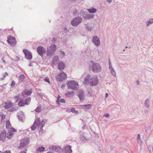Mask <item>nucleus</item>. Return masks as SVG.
<instances>
[{"label": "nucleus", "mask_w": 153, "mask_h": 153, "mask_svg": "<svg viewBox=\"0 0 153 153\" xmlns=\"http://www.w3.org/2000/svg\"><path fill=\"white\" fill-rule=\"evenodd\" d=\"M56 78L57 81L62 82L66 79L67 75L63 71H61L56 76Z\"/></svg>", "instance_id": "obj_5"}, {"label": "nucleus", "mask_w": 153, "mask_h": 153, "mask_svg": "<svg viewBox=\"0 0 153 153\" xmlns=\"http://www.w3.org/2000/svg\"><path fill=\"white\" fill-rule=\"evenodd\" d=\"M107 1L109 3H110L112 1V0H107Z\"/></svg>", "instance_id": "obj_55"}, {"label": "nucleus", "mask_w": 153, "mask_h": 153, "mask_svg": "<svg viewBox=\"0 0 153 153\" xmlns=\"http://www.w3.org/2000/svg\"><path fill=\"white\" fill-rule=\"evenodd\" d=\"M29 66H31V63H30V64L29 65Z\"/></svg>", "instance_id": "obj_61"}, {"label": "nucleus", "mask_w": 153, "mask_h": 153, "mask_svg": "<svg viewBox=\"0 0 153 153\" xmlns=\"http://www.w3.org/2000/svg\"><path fill=\"white\" fill-rule=\"evenodd\" d=\"M23 52L25 54V56L26 58L27 59H32V56L31 53L27 49H24Z\"/></svg>", "instance_id": "obj_9"}, {"label": "nucleus", "mask_w": 153, "mask_h": 153, "mask_svg": "<svg viewBox=\"0 0 153 153\" xmlns=\"http://www.w3.org/2000/svg\"><path fill=\"white\" fill-rule=\"evenodd\" d=\"M39 119V118H38L35 120L34 123L31 127L32 130H35L37 127H38V128H40V131H42V128L44 126L45 122L44 120H42L40 122Z\"/></svg>", "instance_id": "obj_1"}, {"label": "nucleus", "mask_w": 153, "mask_h": 153, "mask_svg": "<svg viewBox=\"0 0 153 153\" xmlns=\"http://www.w3.org/2000/svg\"><path fill=\"white\" fill-rule=\"evenodd\" d=\"M108 96V94L107 93H106L105 97L106 98H107Z\"/></svg>", "instance_id": "obj_56"}, {"label": "nucleus", "mask_w": 153, "mask_h": 153, "mask_svg": "<svg viewBox=\"0 0 153 153\" xmlns=\"http://www.w3.org/2000/svg\"><path fill=\"white\" fill-rule=\"evenodd\" d=\"M92 42L94 43L97 46H99L100 45V41L99 38L97 36H94L92 39Z\"/></svg>", "instance_id": "obj_14"}, {"label": "nucleus", "mask_w": 153, "mask_h": 153, "mask_svg": "<svg viewBox=\"0 0 153 153\" xmlns=\"http://www.w3.org/2000/svg\"><path fill=\"white\" fill-rule=\"evenodd\" d=\"M59 57L57 56H55L53 58L52 63L54 65L57 64L59 62Z\"/></svg>", "instance_id": "obj_17"}, {"label": "nucleus", "mask_w": 153, "mask_h": 153, "mask_svg": "<svg viewBox=\"0 0 153 153\" xmlns=\"http://www.w3.org/2000/svg\"><path fill=\"white\" fill-rule=\"evenodd\" d=\"M71 112L75 114L78 113V111H76L75 108H71Z\"/></svg>", "instance_id": "obj_38"}, {"label": "nucleus", "mask_w": 153, "mask_h": 153, "mask_svg": "<svg viewBox=\"0 0 153 153\" xmlns=\"http://www.w3.org/2000/svg\"><path fill=\"white\" fill-rule=\"evenodd\" d=\"M99 81L96 76H93L90 79L89 83L92 86H95L98 85Z\"/></svg>", "instance_id": "obj_7"}, {"label": "nucleus", "mask_w": 153, "mask_h": 153, "mask_svg": "<svg viewBox=\"0 0 153 153\" xmlns=\"http://www.w3.org/2000/svg\"><path fill=\"white\" fill-rule=\"evenodd\" d=\"M7 75H8V74H7V73H5L4 74V75L3 76H4V77H5L6 76H7Z\"/></svg>", "instance_id": "obj_52"}, {"label": "nucleus", "mask_w": 153, "mask_h": 153, "mask_svg": "<svg viewBox=\"0 0 153 153\" xmlns=\"http://www.w3.org/2000/svg\"><path fill=\"white\" fill-rule=\"evenodd\" d=\"M7 41L8 43L11 45L14 46L16 44V41L15 37L12 36H9L7 37Z\"/></svg>", "instance_id": "obj_8"}, {"label": "nucleus", "mask_w": 153, "mask_h": 153, "mask_svg": "<svg viewBox=\"0 0 153 153\" xmlns=\"http://www.w3.org/2000/svg\"><path fill=\"white\" fill-rule=\"evenodd\" d=\"M61 97L59 95L58 97H57V100H58L59 101V99Z\"/></svg>", "instance_id": "obj_54"}, {"label": "nucleus", "mask_w": 153, "mask_h": 153, "mask_svg": "<svg viewBox=\"0 0 153 153\" xmlns=\"http://www.w3.org/2000/svg\"><path fill=\"white\" fill-rule=\"evenodd\" d=\"M13 105V103L10 101H7L5 103L4 108L6 109H8L12 107Z\"/></svg>", "instance_id": "obj_18"}, {"label": "nucleus", "mask_w": 153, "mask_h": 153, "mask_svg": "<svg viewBox=\"0 0 153 153\" xmlns=\"http://www.w3.org/2000/svg\"><path fill=\"white\" fill-rule=\"evenodd\" d=\"M82 120V122H84V120Z\"/></svg>", "instance_id": "obj_64"}, {"label": "nucleus", "mask_w": 153, "mask_h": 153, "mask_svg": "<svg viewBox=\"0 0 153 153\" xmlns=\"http://www.w3.org/2000/svg\"><path fill=\"white\" fill-rule=\"evenodd\" d=\"M150 100L149 99L147 98L145 101L144 105L147 108H149L150 107Z\"/></svg>", "instance_id": "obj_21"}, {"label": "nucleus", "mask_w": 153, "mask_h": 153, "mask_svg": "<svg viewBox=\"0 0 153 153\" xmlns=\"http://www.w3.org/2000/svg\"><path fill=\"white\" fill-rule=\"evenodd\" d=\"M78 95L80 101H82L84 100L85 98V95L83 90H79L78 91Z\"/></svg>", "instance_id": "obj_10"}, {"label": "nucleus", "mask_w": 153, "mask_h": 153, "mask_svg": "<svg viewBox=\"0 0 153 153\" xmlns=\"http://www.w3.org/2000/svg\"><path fill=\"white\" fill-rule=\"evenodd\" d=\"M2 59L3 60V62H4V63H6V62L4 59Z\"/></svg>", "instance_id": "obj_59"}, {"label": "nucleus", "mask_w": 153, "mask_h": 153, "mask_svg": "<svg viewBox=\"0 0 153 153\" xmlns=\"http://www.w3.org/2000/svg\"><path fill=\"white\" fill-rule=\"evenodd\" d=\"M93 96L91 93V92H89L87 94V96L88 97H91Z\"/></svg>", "instance_id": "obj_41"}, {"label": "nucleus", "mask_w": 153, "mask_h": 153, "mask_svg": "<svg viewBox=\"0 0 153 153\" xmlns=\"http://www.w3.org/2000/svg\"><path fill=\"white\" fill-rule=\"evenodd\" d=\"M74 95V92L73 91H68L65 94V95L67 97H71Z\"/></svg>", "instance_id": "obj_22"}, {"label": "nucleus", "mask_w": 153, "mask_h": 153, "mask_svg": "<svg viewBox=\"0 0 153 153\" xmlns=\"http://www.w3.org/2000/svg\"><path fill=\"white\" fill-rule=\"evenodd\" d=\"M82 21V18L79 17L74 18L71 21V24L74 26H76L81 23Z\"/></svg>", "instance_id": "obj_6"}, {"label": "nucleus", "mask_w": 153, "mask_h": 153, "mask_svg": "<svg viewBox=\"0 0 153 153\" xmlns=\"http://www.w3.org/2000/svg\"><path fill=\"white\" fill-rule=\"evenodd\" d=\"M109 115L108 114H104V116L105 117L107 118L109 117Z\"/></svg>", "instance_id": "obj_45"}, {"label": "nucleus", "mask_w": 153, "mask_h": 153, "mask_svg": "<svg viewBox=\"0 0 153 153\" xmlns=\"http://www.w3.org/2000/svg\"><path fill=\"white\" fill-rule=\"evenodd\" d=\"M26 151L27 149H25L23 151H22L20 153H26Z\"/></svg>", "instance_id": "obj_46"}, {"label": "nucleus", "mask_w": 153, "mask_h": 153, "mask_svg": "<svg viewBox=\"0 0 153 153\" xmlns=\"http://www.w3.org/2000/svg\"><path fill=\"white\" fill-rule=\"evenodd\" d=\"M60 101L62 103H65V100L64 99H60Z\"/></svg>", "instance_id": "obj_44"}, {"label": "nucleus", "mask_w": 153, "mask_h": 153, "mask_svg": "<svg viewBox=\"0 0 153 153\" xmlns=\"http://www.w3.org/2000/svg\"><path fill=\"white\" fill-rule=\"evenodd\" d=\"M25 103V101H24V99H21L19 102L18 105L19 106H23L26 104Z\"/></svg>", "instance_id": "obj_26"}, {"label": "nucleus", "mask_w": 153, "mask_h": 153, "mask_svg": "<svg viewBox=\"0 0 153 153\" xmlns=\"http://www.w3.org/2000/svg\"><path fill=\"white\" fill-rule=\"evenodd\" d=\"M87 10L89 13H95L97 12V9L94 7L87 9Z\"/></svg>", "instance_id": "obj_25"}, {"label": "nucleus", "mask_w": 153, "mask_h": 153, "mask_svg": "<svg viewBox=\"0 0 153 153\" xmlns=\"http://www.w3.org/2000/svg\"><path fill=\"white\" fill-rule=\"evenodd\" d=\"M136 82L137 83V85H139V83H140V82H139V80H137L136 81Z\"/></svg>", "instance_id": "obj_53"}, {"label": "nucleus", "mask_w": 153, "mask_h": 153, "mask_svg": "<svg viewBox=\"0 0 153 153\" xmlns=\"http://www.w3.org/2000/svg\"><path fill=\"white\" fill-rule=\"evenodd\" d=\"M65 66V65L63 62H60L58 64V68L60 70H62L64 68Z\"/></svg>", "instance_id": "obj_23"}, {"label": "nucleus", "mask_w": 153, "mask_h": 153, "mask_svg": "<svg viewBox=\"0 0 153 153\" xmlns=\"http://www.w3.org/2000/svg\"><path fill=\"white\" fill-rule=\"evenodd\" d=\"M60 52L61 53V54H62V56H64L65 55V53L62 51H60Z\"/></svg>", "instance_id": "obj_42"}, {"label": "nucleus", "mask_w": 153, "mask_h": 153, "mask_svg": "<svg viewBox=\"0 0 153 153\" xmlns=\"http://www.w3.org/2000/svg\"><path fill=\"white\" fill-rule=\"evenodd\" d=\"M47 153H54L53 152H47Z\"/></svg>", "instance_id": "obj_60"}, {"label": "nucleus", "mask_w": 153, "mask_h": 153, "mask_svg": "<svg viewBox=\"0 0 153 153\" xmlns=\"http://www.w3.org/2000/svg\"><path fill=\"white\" fill-rule=\"evenodd\" d=\"M112 74L114 76H116V73L114 69H112L111 70H110Z\"/></svg>", "instance_id": "obj_36"}, {"label": "nucleus", "mask_w": 153, "mask_h": 153, "mask_svg": "<svg viewBox=\"0 0 153 153\" xmlns=\"http://www.w3.org/2000/svg\"><path fill=\"white\" fill-rule=\"evenodd\" d=\"M17 108H13L12 107V109L11 110V111H16V109H17Z\"/></svg>", "instance_id": "obj_47"}, {"label": "nucleus", "mask_w": 153, "mask_h": 153, "mask_svg": "<svg viewBox=\"0 0 153 153\" xmlns=\"http://www.w3.org/2000/svg\"><path fill=\"white\" fill-rule=\"evenodd\" d=\"M45 149V148L44 147L42 146H41L39 147L38 149H37V151L41 152L43 151Z\"/></svg>", "instance_id": "obj_35"}, {"label": "nucleus", "mask_w": 153, "mask_h": 153, "mask_svg": "<svg viewBox=\"0 0 153 153\" xmlns=\"http://www.w3.org/2000/svg\"><path fill=\"white\" fill-rule=\"evenodd\" d=\"M138 137L137 139V142L138 143H139V144H140V145H142V141H141L140 138V135L139 134H138L137 135Z\"/></svg>", "instance_id": "obj_34"}, {"label": "nucleus", "mask_w": 153, "mask_h": 153, "mask_svg": "<svg viewBox=\"0 0 153 153\" xmlns=\"http://www.w3.org/2000/svg\"><path fill=\"white\" fill-rule=\"evenodd\" d=\"M92 63L91 68L93 72L95 73L100 72L102 68L100 64L97 62H94L91 61Z\"/></svg>", "instance_id": "obj_4"}, {"label": "nucleus", "mask_w": 153, "mask_h": 153, "mask_svg": "<svg viewBox=\"0 0 153 153\" xmlns=\"http://www.w3.org/2000/svg\"><path fill=\"white\" fill-rule=\"evenodd\" d=\"M85 29L88 31H91L92 29V26L88 25H85Z\"/></svg>", "instance_id": "obj_29"}, {"label": "nucleus", "mask_w": 153, "mask_h": 153, "mask_svg": "<svg viewBox=\"0 0 153 153\" xmlns=\"http://www.w3.org/2000/svg\"><path fill=\"white\" fill-rule=\"evenodd\" d=\"M109 66L111 65V62L110 61L109 59Z\"/></svg>", "instance_id": "obj_57"}, {"label": "nucleus", "mask_w": 153, "mask_h": 153, "mask_svg": "<svg viewBox=\"0 0 153 153\" xmlns=\"http://www.w3.org/2000/svg\"><path fill=\"white\" fill-rule=\"evenodd\" d=\"M94 14H87L83 16V18L85 19H93L94 18Z\"/></svg>", "instance_id": "obj_24"}, {"label": "nucleus", "mask_w": 153, "mask_h": 153, "mask_svg": "<svg viewBox=\"0 0 153 153\" xmlns=\"http://www.w3.org/2000/svg\"><path fill=\"white\" fill-rule=\"evenodd\" d=\"M17 116L19 120L21 121V122H22L23 121L22 117V116H20L19 115H18Z\"/></svg>", "instance_id": "obj_40"}, {"label": "nucleus", "mask_w": 153, "mask_h": 153, "mask_svg": "<svg viewBox=\"0 0 153 153\" xmlns=\"http://www.w3.org/2000/svg\"><path fill=\"white\" fill-rule=\"evenodd\" d=\"M32 92V91L30 90H25L22 92V94L24 97H25L26 96L30 95Z\"/></svg>", "instance_id": "obj_20"}, {"label": "nucleus", "mask_w": 153, "mask_h": 153, "mask_svg": "<svg viewBox=\"0 0 153 153\" xmlns=\"http://www.w3.org/2000/svg\"><path fill=\"white\" fill-rule=\"evenodd\" d=\"M25 78V76L24 74H21L19 77V81H23Z\"/></svg>", "instance_id": "obj_32"}, {"label": "nucleus", "mask_w": 153, "mask_h": 153, "mask_svg": "<svg viewBox=\"0 0 153 153\" xmlns=\"http://www.w3.org/2000/svg\"><path fill=\"white\" fill-rule=\"evenodd\" d=\"M18 97H19V96H16V97H15V98H14L15 99L16 101H17L18 100Z\"/></svg>", "instance_id": "obj_48"}, {"label": "nucleus", "mask_w": 153, "mask_h": 153, "mask_svg": "<svg viewBox=\"0 0 153 153\" xmlns=\"http://www.w3.org/2000/svg\"><path fill=\"white\" fill-rule=\"evenodd\" d=\"M3 153H10V151L6 150Z\"/></svg>", "instance_id": "obj_49"}, {"label": "nucleus", "mask_w": 153, "mask_h": 153, "mask_svg": "<svg viewBox=\"0 0 153 153\" xmlns=\"http://www.w3.org/2000/svg\"><path fill=\"white\" fill-rule=\"evenodd\" d=\"M85 125H84V127H83V128H84V127H85Z\"/></svg>", "instance_id": "obj_63"}, {"label": "nucleus", "mask_w": 153, "mask_h": 153, "mask_svg": "<svg viewBox=\"0 0 153 153\" xmlns=\"http://www.w3.org/2000/svg\"><path fill=\"white\" fill-rule=\"evenodd\" d=\"M41 109L39 107H38L35 110V111L36 112L39 113L41 112Z\"/></svg>", "instance_id": "obj_37"}, {"label": "nucleus", "mask_w": 153, "mask_h": 153, "mask_svg": "<svg viewBox=\"0 0 153 153\" xmlns=\"http://www.w3.org/2000/svg\"><path fill=\"white\" fill-rule=\"evenodd\" d=\"M8 132L7 133V137L8 139L11 138L13 135V133L16 132V131L13 128H11L10 129L8 130Z\"/></svg>", "instance_id": "obj_11"}, {"label": "nucleus", "mask_w": 153, "mask_h": 153, "mask_svg": "<svg viewBox=\"0 0 153 153\" xmlns=\"http://www.w3.org/2000/svg\"><path fill=\"white\" fill-rule=\"evenodd\" d=\"M49 149L51 150L57 152H60L62 150L61 148L58 146H51L49 147Z\"/></svg>", "instance_id": "obj_13"}, {"label": "nucleus", "mask_w": 153, "mask_h": 153, "mask_svg": "<svg viewBox=\"0 0 153 153\" xmlns=\"http://www.w3.org/2000/svg\"><path fill=\"white\" fill-rule=\"evenodd\" d=\"M92 105L91 104H87L84 105H82V107L83 108H85L86 109H89L90 108L92 107Z\"/></svg>", "instance_id": "obj_31"}, {"label": "nucleus", "mask_w": 153, "mask_h": 153, "mask_svg": "<svg viewBox=\"0 0 153 153\" xmlns=\"http://www.w3.org/2000/svg\"><path fill=\"white\" fill-rule=\"evenodd\" d=\"M71 146H66L63 149V151L64 152L66 153H71L72 152L71 149Z\"/></svg>", "instance_id": "obj_16"}, {"label": "nucleus", "mask_w": 153, "mask_h": 153, "mask_svg": "<svg viewBox=\"0 0 153 153\" xmlns=\"http://www.w3.org/2000/svg\"><path fill=\"white\" fill-rule=\"evenodd\" d=\"M29 142V139L28 138H24L22 140L20 144V147H24L27 146Z\"/></svg>", "instance_id": "obj_12"}, {"label": "nucleus", "mask_w": 153, "mask_h": 153, "mask_svg": "<svg viewBox=\"0 0 153 153\" xmlns=\"http://www.w3.org/2000/svg\"><path fill=\"white\" fill-rule=\"evenodd\" d=\"M59 102V101H58V102L57 101H56L57 103V104H58V103Z\"/></svg>", "instance_id": "obj_62"}, {"label": "nucleus", "mask_w": 153, "mask_h": 153, "mask_svg": "<svg viewBox=\"0 0 153 153\" xmlns=\"http://www.w3.org/2000/svg\"><path fill=\"white\" fill-rule=\"evenodd\" d=\"M24 101H25V104L26 105H28L30 104L31 101V98L30 97H28L27 98L24 100Z\"/></svg>", "instance_id": "obj_33"}, {"label": "nucleus", "mask_w": 153, "mask_h": 153, "mask_svg": "<svg viewBox=\"0 0 153 153\" xmlns=\"http://www.w3.org/2000/svg\"><path fill=\"white\" fill-rule=\"evenodd\" d=\"M153 23V19L151 18L148 20L146 22V26L148 27L150 25L152 24Z\"/></svg>", "instance_id": "obj_27"}, {"label": "nucleus", "mask_w": 153, "mask_h": 153, "mask_svg": "<svg viewBox=\"0 0 153 153\" xmlns=\"http://www.w3.org/2000/svg\"><path fill=\"white\" fill-rule=\"evenodd\" d=\"M109 68L110 70H111L114 69L112 67L111 65L109 66Z\"/></svg>", "instance_id": "obj_50"}, {"label": "nucleus", "mask_w": 153, "mask_h": 153, "mask_svg": "<svg viewBox=\"0 0 153 153\" xmlns=\"http://www.w3.org/2000/svg\"><path fill=\"white\" fill-rule=\"evenodd\" d=\"M38 53L40 56H42L45 52V50L42 46H39L37 48Z\"/></svg>", "instance_id": "obj_15"}, {"label": "nucleus", "mask_w": 153, "mask_h": 153, "mask_svg": "<svg viewBox=\"0 0 153 153\" xmlns=\"http://www.w3.org/2000/svg\"><path fill=\"white\" fill-rule=\"evenodd\" d=\"M15 84H16V83L14 80L12 81L11 84L10 85L12 87H14Z\"/></svg>", "instance_id": "obj_39"}, {"label": "nucleus", "mask_w": 153, "mask_h": 153, "mask_svg": "<svg viewBox=\"0 0 153 153\" xmlns=\"http://www.w3.org/2000/svg\"><path fill=\"white\" fill-rule=\"evenodd\" d=\"M56 49V46L54 44H51L47 48L46 52L47 56H51L54 54Z\"/></svg>", "instance_id": "obj_3"}, {"label": "nucleus", "mask_w": 153, "mask_h": 153, "mask_svg": "<svg viewBox=\"0 0 153 153\" xmlns=\"http://www.w3.org/2000/svg\"><path fill=\"white\" fill-rule=\"evenodd\" d=\"M6 128L8 129V130L10 129L11 128H12L9 121H7L6 122Z\"/></svg>", "instance_id": "obj_30"}, {"label": "nucleus", "mask_w": 153, "mask_h": 153, "mask_svg": "<svg viewBox=\"0 0 153 153\" xmlns=\"http://www.w3.org/2000/svg\"><path fill=\"white\" fill-rule=\"evenodd\" d=\"M6 134L5 132L0 133V140L4 141L6 138Z\"/></svg>", "instance_id": "obj_19"}, {"label": "nucleus", "mask_w": 153, "mask_h": 153, "mask_svg": "<svg viewBox=\"0 0 153 153\" xmlns=\"http://www.w3.org/2000/svg\"><path fill=\"white\" fill-rule=\"evenodd\" d=\"M39 96L41 97H43V95L42 94H39Z\"/></svg>", "instance_id": "obj_58"}, {"label": "nucleus", "mask_w": 153, "mask_h": 153, "mask_svg": "<svg viewBox=\"0 0 153 153\" xmlns=\"http://www.w3.org/2000/svg\"><path fill=\"white\" fill-rule=\"evenodd\" d=\"M45 81L48 83H50V81H49V79L48 78H46L45 79Z\"/></svg>", "instance_id": "obj_43"}, {"label": "nucleus", "mask_w": 153, "mask_h": 153, "mask_svg": "<svg viewBox=\"0 0 153 153\" xmlns=\"http://www.w3.org/2000/svg\"><path fill=\"white\" fill-rule=\"evenodd\" d=\"M90 76L89 75H88L85 78V79L84 81L85 83V84H86L87 83H88L89 82V81L90 79H89L90 78Z\"/></svg>", "instance_id": "obj_28"}, {"label": "nucleus", "mask_w": 153, "mask_h": 153, "mask_svg": "<svg viewBox=\"0 0 153 153\" xmlns=\"http://www.w3.org/2000/svg\"><path fill=\"white\" fill-rule=\"evenodd\" d=\"M67 85L68 89L76 90L79 88L78 82L74 80L68 81L67 82Z\"/></svg>", "instance_id": "obj_2"}, {"label": "nucleus", "mask_w": 153, "mask_h": 153, "mask_svg": "<svg viewBox=\"0 0 153 153\" xmlns=\"http://www.w3.org/2000/svg\"><path fill=\"white\" fill-rule=\"evenodd\" d=\"M66 112H71V109H67L66 110Z\"/></svg>", "instance_id": "obj_51"}]
</instances>
